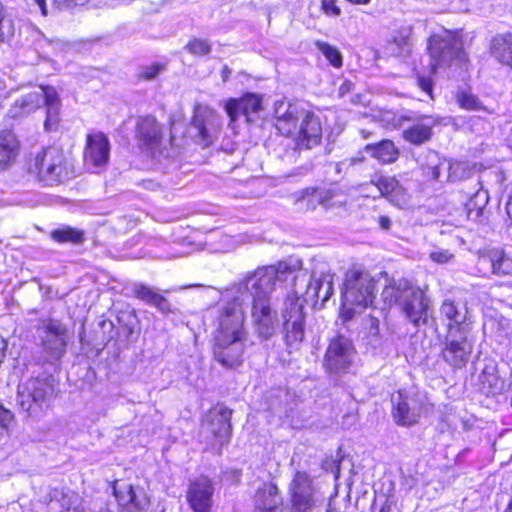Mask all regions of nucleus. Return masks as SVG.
I'll list each match as a JSON object with an SVG mask.
<instances>
[{
	"mask_svg": "<svg viewBox=\"0 0 512 512\" xmlns=\"http://www.w3.org/2000/svg\"><path fill=\"white\" fill-rule=\"evenodd\" d=\"M303 265L297 256H289L279 261L276 266L259 268L246 277L239 293L242 300L251 303V318L255 333L263 340H268L276 333L278 317L272 308L270 293L277 280H284L288 274L299 270Z\"/></svg>",
	"mask_w": 512,
	"mask_h": 512,
	"instance_id": "obj_1",
	"label": "nucleus"
},
{
	"mask_svg": "<svg viewBox=\"0 0 512 512\" xmlns=\"http://www.w3.org/2000/svg\"><path fill=\"white\" fill-rule=\"evenodd\" d=\"M275 127L286 136L293 135L294 150H310L322 139L320 119L313 112L283 100L274 105Z\"/></svg>",
	"mask_w": 512,
	"mask_h": 512,
	"instance_id": "obj_2",
	"label": "nucleus"
},
{
	"mask_svg": "<svg viewBox=\"0 0 512 512\" xmlns=\"http://www.w3.org/2000/svg\"><path fill=\"white\" fill-rule=\"evenodd\" d=\"M58 386L52 374L42 372L32 375L18 384L16 404L29 417L40 418L57 398Z\"/></svg>",
	"mask_w": 512,
	"mask_h": 512,
	"instance_id": "obj_3",
	"label": "nucleus"
},
{
	"mask_svg": "<svg viewBox=\"0 0 512 512\" xmlns=\"http://www.w3.org/2000/svg\"><path fill=\"white\" fill-rule=\"evenodd\" d=\"M375 285L374 279L366 271L352 269L346 273L342 293V314L346 320L372 305Z\"/></svg>",
	"mask_w": 512,
	"mask_h": 512,
	"instance_id": "obj_4",
	"label": "nucleus"
},
{
	"mask_svg": "<svg viewBox=\"0 0 512 512\" xmlns=\"http://www.w3.org/2000/svg\"><path fill=\"white\" fill-rule=\"evenodd\" d=\"M428 51L432 73L455 63H463L467 59L462 38L458 32L444 30L442 33L433 34L428 39Z\"/></svg>",
	"mask_w": 512,
	"mask_h": 512,
	"instance_id": "obj_5",
	"label": "nucleus"
},
{
	"mask_svg": "<svg viewBox=\"0 0 512 512\" xmlns=\"http://www.w3.org/2000/svg\"><path fill=\"white\" fill-rule=\"evenodd\" d=\"M308 300L294 291L289 293L284 300L281 310L284 338L286 345L292 349H297L305 338V303Z\"/></svg>",
	"mask_w": 512,
	"mask_h": 512,
	"instance_id": "obj_6",
	"label": "nucleus"
},
{
	"mask_svg": "<svg viewBox=\"0 0 512 512\" xmlns=\"http://www.w3.org/2000/svg\"><path fill=\"white\" fill-rule=\"evenodd\" d=\"M43 363L55 364L66 354L68 329L58 320L43 321L38 328Z\"/></svg>",
	"mask_w": 512,
	"mask_h": 512,
	"instance_id": "obj_7",
	"label": "nucleus"
},
{
	"mask_svg": "<svg viewBox=\"0 0 512 512\" xmlns=\"http://www.w3.org/2000/svg\"><path fill=\"white\" fill-rule=\"evenodd\" d=\"M242 296L226 302L218 309L217 334L215 337L247 338L244 328L245 314Z\"/></svg>",
	"mask_w": 512,
	"mask_h": 512,
	"instance_id": "obj_8",
	"label": "nucleus"
},
{
	"mask_svg": "<svg viewBox=\"0 0 512 512\" xmlns=\"http://www.w3.org/2000/svg\"><path fill=\"white\" fill-rule=\"evenodd\" d=\"M16 104L29 113L41 106L46 105V120L44 123L45 129L50 131L58 123L60 112V99L55 88L47 86L41 87V91H35L22 96L16 101Z\"/></svg>",
	"mask_w": 512,
	"mask_h": 512,
	"instance_id": "obj_9",
	"label": "nucleus"
},
{
	"mask_svg": "<svg viewBox=\"0 0 512 512\" xmlns=\"http://www.w3.org/2000/svg\"><path fill=\"white\" fill-rule=\"evenodd\" d=\"M294 278V287L297 293H301L308 301L317 305L320 301L323 305L333 294L334 274L322 273L319 278H313L302 267Z\"/></svg>",
	"mask_w": 512,
	"mask_h": 512,
	"instance_id": "obj_10",
	"label": "nucleus"
},
{
	"mask_svg": "<svg viewBox=\"0 0 512 512\" xmlns=\"http://www.w3.org/2000/svg\"><path fill=\"white\" fill-rule=\"evenodd\" d=\"M291 512H312L318 497L310 475L297 471L288 487Z\"/></svg>",
	"mask_w": 512,
	"mask_h": 512,
	"instance_id": "obj_11",
	"label": "nucleus"
},
{
	"mask_svg": "<svg viewBox=\"0 0 512 512\" xmlns=\"http://www.w3.org/2000/svg\"><path fill=\"white\" fill-rule=\"evenodd\" d=\"M34 165L39 179L47 185L58 184L68 176L64 154L56 147L44 149L36 156Z\"/></svg>",
	"mask_w": 512,
	"mask_h": 512,
	"instance_id": "obj_12",
	"label": "nucleus"
},
{
	"mask_svg": "<svg viewBox=\"0 0 512 512\" xmlns=\"http://www.w3.org/2000/svg\"><path fill=\"white\" fill-rule=\"evenodd\" d=\"M446 327V334H469L471 322L467 304L450 298L445 299L435 319Z\"/></svg>",
	"mask_w": 512,
	"mask_h": 512,
	"instance_id": "obj_13",
	"label": "nucleus"
},
{
	"mask_svg": "<svg viewBox=\"0 0 512 512\" xmlns=\"http://www.w3.org/2000/svg\"><path fill=\"white\" fill-rule=\"evenodd\" d=\"M403 284L401 308L406 319L415 327L426 325L430 316V299L422 289Z\"/></svg>",
	"mask_w": 512,
	"mask_h": 512,
	"instance_id": "obj_14",
	"label": "nucleus"
},
{
	"mask_svg": "<svg viewBox=\"0 0 512 512\" xmlns=\"http://www.w3.org/2000/svg\"><path fill=\"white\" fill-rule=\"evenodd\" d=\"M354 357L355 348L352 341L343 335H337L328 345L324 367L331 373L346 371L353 363Z\"/></svg>",
	"mask_w": 512,
	"mask_h": 512,
	"instance_id": "obj_15",
	"label": "nucleus"
},
{
	"mask_svg": "<svg viewBox=\"0 0 512 512\" xmlns=\"http://www.w3.org/2000/svg\"><path fill=\"white\" fill-rule=\"evenodd\" d=\"M472 351L473 343L468 339V334H446L441 356L453 369H462L468 363Z\"/></svg>",
	"mask_w": 512,
	"mask_h": 512,
	"instance_id": "obj_16",
	"label": "nucleus"
},
{
	"mask_svg": "<svg viewBox=\"0 0 512 512\" xmlns=\"http://www.w3.org/2000/svg\"><path fill=\"white\" fill-rule=\"evenodd\" d=\"M399 125L402 121L410 123L409 126L403 128V139L413 145L419 146L428 142L433 135V128L438 124V120L432 115H418L409 113L399 118Z\"/></svg>",
	"mask_w": 512,
	"mask_h": 512,
	"instance_id": "obj_17",
	"label": "nucleus"
},
{
	"mask_svg": "<svg viewBox=\"0 0 512 512\" xmlns=\"http://www.w3.org/2000/svg\"><path fill=\"white\" fill-rule=\"evenodd\" d=\"M218 127L217 117L207 108L196 107L187 132L195 143L208 147Z\"/></svg>",
	"mask_w": 512,
	"mask_h": 512,
	"instance_id": "obj_18",
	"label": "nucleus"
},
{
	"mask_svg": "<svg viewBox=\"0 0 512 512\" xmlns=\"http://www.w3.org/2000/svg\"><path fill=\"white\" fill-rule=\"evenodd\" d=\"M232 410L218 403L206 415L203 429L211 434L219 445L226 444L232 434Z\"/></svg>",
	"mask_w": 512,
	"mask_h": 512,
	"instance_id": "obj_19",
	"label": "nucleus"
},
{
	"mask_svg": "<svg viewBox=\"0 0 512 512\" xmlns=\"http://www.w3.org/2000/svg\"><path fill=\"white\" fill-rule=\"evenodd\" d=\"M246 338L215 337L214 358L223 367L237 368L244 360Z\"/></svg>",
	"mask_w": 512,
	"mask_h": 512,
	"instance_id": "obj_20",
	"label": "nucleus"
},
{
	"mask_svg": "<svg viewBox=\"0 0 512 512\" xmlns=\"http://www.w3.org/2000/svg\"><path fill=\"white\" fill-rule=\"evenodd\" d=\"M110 141L103 132H95L87 135L84 149V163L90 169L105 167L110 157Z\"/></svg>",
	"mask_w": 512,
	"mask_h": 512,
	"instance_id": "obj_21",
	"label": "nucleus"
},
{
	"mask_svg": "<svg viewBox=\"0 0 512 512\" xmlns=\"http://www.w3.org/2000/svg\"><path fill=\"white\" fill-rule=\"evenodd\" d=\"M393 418L398 425L411 426L416 424L423 411V404L419 397L409 396L399 392L392 397Z\"/></svg>",
	"mask_w": 512,
	"mask_h": 512,
	"instance_id": "obj_22",
	"label": "nucleus"
},
{
	"mask_svg": "<svg viewBox=\"0 0 512 512\" xmlns=\"http://www.w3.org/2000/svg\"><path fill=\"white\" fill-rule=\"evenodd\" d=\"M214 487L210 479L200 476L191 480L187 489V501L194 512H210Z\"/></svg>",
	"mask_w": 512,
	"mask_h": 512,
	"instance_id": "obj_23",
	"label": "nucleus"
},
{
	"mask_svg": "<svg viewBox=\"0 0 512 512\" xmlns=\"http://www.w3.org/2000/svg\"><path fill=\"white\" fill-rule=\"evenodd\" d=\"M262 109L261 97L257 94L247 93L239 99H231L226 104V111L231 121H237L241 116L246 122H253Z\"/></svg>",
	"mask_w": 512,
	"mask_h": 512,
	"instance_id": "obj_24",
	"label": "nucleus"
},
{
	"mask_svg": "<svg viewBox=\"0 0 512 512\" xmlns=\"http://www.w3.org/2000/svg\"><path fill=\"white\" fill-rule=\"evenodd\" d=\"M477 185L479 188L475 192H465L468 199L464 204L463 211L467 221L482 223L484 220H487L488 211L486 210V205L489 201V193L483 188L480 181L477 182Z\"/></svg>",
	"mask_w": 512,
	"mask_h": 512,
	"instance_id": "obj_25",
	"label": "nucleus"
},
{
	"mask_svg": "<svg viewBox=\"0 0 512 512\" xmlns=\"http://www.w3.org/2000/svg\"><path fill=\"white\" fill-rule=\"evenodd\" d=\"M257 512H282L283 499L278 487L273 483H265L258 488L254 497Z\"/></svg>",
	"mask_w": 512,
	"mask_h": 512,
	"instance_id": "obj_26",
	"label": "nucleus"
},
{
	"mask_svg": "<svg viewBox=\"0 0 512 512\" xmlns=\"http://www.w3.org/2000/svg\"><path fill=\"white\" fill-rule=\"evenodd\" d=\"M136 138L145 147L153 149L160 145L162 128L156 118L142 116L137 120Z\"/></svg>",
	"mask_w": 512,
	"mask_h": 512,
	"instance_id": "obj_27",
	"label": "nucleus"
},
{
	"mask_svg": "<svg viewBox=\"0 0 512 512\" xmlns=\"http://www.w3.org/2000/svg\"><path fill=\"white\" fill-rule=\"evenodd\" d=\"M132 294L135 298L157 308L163 314L175 312L168 299L161 295L155 287L148 286L141 282L134 283L132 286Z\"/></svg>",
	"mask_w": 512,
	"mask_h": 512,
	"instance_id": "obj_28",
	"label": "nucleus"
},
{
	"mask_svg": "<svg viewBox=\"0 0 512 512\" xmlns=\"http://www.w3.org/2000/svg\"><path fill=\"white\" fill-rule=\"evenodd\" d=\"M363 150L372 158L384 164L394 163L400 154L398 148L394 145V142L388 139L367 144Z\"/></svg>",
	"mask_w": 512,
	"mask_h": 512,
	"instance_id": "obj_29",
	"label": "nucleus"
},
{
	"mask_svg": "<svg viewBox=\"0 0 512 512\" xmlns=\"http://www.w3.org/2000/svg\"><path fill=\"white\" fill-rule=\"evenodd\" d=\"M19 143L13 132L3 130L0 132V172L6 170L15 160Z\"/></svg>",
	"mask_w": 512,
	"mask_h": 512,
	"instance_id": "obj_30",
	"label": "nucleus"
},
{
	"mask_svg": "<svg viewBox=\"0 0 512 512\" xmlns=\"http://www.w3.org/2000/svg\"><path fill=\"white\" fill-rule=\"evenodd\" d=\"M491 54L498 62L512 68V32L498 34L492 39Z\"/></svg>",
	"mask_w": 512,
	"mask_h": 512,
	"instance_id": "obj_31",
	"label": "nucleus"
},
{
	"mask_svg": "<svg viewBox=\"0 0 512 512\" xmlns=\"http://www.w3.org/2000/svg\"><path fill=\"white\" fill-rule=\"evenodd\" d=\"M331 199L329 191L315 188H308L301 192V196L297 198V203L306 205L307 209H315L317 205L329 206L328 201Z\"/></svg>",
	"mask_w": 512,
	"mask_h": 512,
	"instance_id": "obj_32",
	"label": "nucleus"
},
{
	"mask_svg": "<svg viewBox=\"0 0 512 512\" xmlns=\"http://www.w3.org/2000/svg\"><path fill=\"white\" fill-rule=\"evenodd\" d=\"M411 41L407 30H400L388 43V52L396 57H405L411 51Z\"/></svg>",
	"mask_w": 512,
	"mask_h": 512,
	"instance_id": "obj_33",
	"label": "nucleus"
},
{
	"mask_svg": "<svg viewBox=\"0 0 512 512\" xmlns=\"http://www.w3.org/2000/svg\"><path fill=\"white\" fill-rule=\"evenodd\" d=\"M492 271L498 276H512V256L503 251L493 250L490 252Z\"/></svg>",
	"mask_w": 512,
	"mask_h": 512,
	"instance_id": "obj_34",
	"label": "nucleus"
},
{
	"mask_svg": "<svg viewBox=\"0 0 512 512\" xmlns=\"http://www.w3.org/2000/svg\"><path fill=\"white\" fill-rule=\"evenodd\" d=\"M481 389L486 394H494L501 390L502 380L498 377L495 367H485L479 375Z\"/></svg>",
	"mask_w": 512,
	"mask_h": 512,
	"instance_id": "obj_35",
	"label": "nucleus"
},
{
	"mask_svg": "<svg viewBox=\"0 0 512 512\" xmlns=\"http://www.w3.org/2000/svg\"><path fill=\"white\" fill-rule=\"evenodd\" d=\"M51 237L53 240L59 243H74L79 244L84 241V233L81 230L74 229L70 226H67L63 229L54 230L51 233Z\"/></svg>",
	"mask_w": 512,
	"mask_h": 512,
	"instance_id": "obj_36",
	"label": "nucleus"
},
{
	"mask_svg": "<svg viewBox=\"0 0 512 512\" xmlns=\"http://www.w3.org/2000/svg\"><path fill=\"white\" fill-rule=\"evenodd\" d=\"M120 326L125 329L126 337L130 338L139 331L140 321L134 310L121 311L117 317Z\"/></svg>",
	"mask_w": 512,
	"mask_h": 512,
	"instance_id": "obj_37",
	"label": "nucleus"
},
{
	"mask_svg": "<svg viewBox=\"0 0 512 512\" xmlns=\"http://www.w3.org/2000/svg\"><path fill=\"white\" fill-rule=\"evenodd\" d=\"M316 48L324 55V57L329 61V63L335 67L340 68L343 65V57L341 52L335 47L330 45L327 42L317 40L315 42Z\"/></svg>",
	"mask_w": 512,
	"mask_h": 512,
	"instance_id": "obj_38",
	"label": "nucleus"
},
{
	"mask_svg": "<svg viewBox=\"0 0 512 512\" xmlns=\"http://www.w3.org/2000/svg\"><path fill=\"white\" fill-rule=\"evenodd\" d=\"M408 283L406 280H399L398 282L393 281L390 282L389 285H386L383 289L382 295L385 301L399 302L402 303V295L404 290V284Z\"/></svg>",
	"mask_w": 512,
	"mask_h": 512,
	"instance_id": "obj_39",
	"label": "nucleus"
},
{
	"mask_svg": "<svg viewBox=\"0 0 512 512\" xmlns=\"http://www.w3.org/2000/svg\"><path fill=\"white\" fill-rule=\"evenodd\" d=\"M211 44L208 40L192 38L186 45L185 50L194 56H205L211 52Z\"/></svg>",
	"mask_w": 512,
	"mask_h": 512,
	"instance_id": "obj_40",
	"label": "nucleus"
},
{
	"mask_svg": "<svg viewBox=\"0 0 512 512\" xmlns=\"http://www.w3.org/2000/svg\"><path fill=\"white\" fill-rule=\"evenodd\" d=\"M167 66L164 63H152L150 65L142 66L139 72V79L145 81H152L157 78L158 75L165 72Z\"/></svg>",
	"mask_w": 512,
	"mask_h": 512,
	"instance_id": "obj_41",
	"label": "nucleus"
},
{
	"mask_svg": "<svg viewBox=\"0 0 512 512\" xmlns=\"http://www.w3.org/2000/svg\"><path fill=\"white\" fill-rule=\"evenodd\" d=\"M14 35V23L7 18L3 12V5L0 2V42H6Z\"/></svg>",
	"mask_w": 512,
	"mask_h": 512,
	"instance_id": "obj_42",
	"label": "nucleus"
},
{
	"mask_svg": "<svg viewBox=\"0 0 512 512\" xmlns=\"http://www.w3.org/2000/svg\"><path fill=\"white\" fill-rule=\"evenodd\" d=\"M457 101L461 108L471 111H478L482 109V103L477 96L462 92L458 94Z\"/></svg>",
	"mask_w": 512,
	"mask_h": 512,
	"instance_id": "obj_43",
	"label": "nucleus"
},
{
	"mask_svg": "<svg viewBox=\"0 0 512 512\" xmlns=\"http://www.w3.org/2000/svg\"><path fill=\"white\" fill-rule=\"evenodd\" d=\"M377 186L380 192L386 196L390 197L392 193H394L398 187L400 186L399 182L393 177L382 176L378 179Z\"/></svg>",
	"mask_w": 512,
	"mask_h": 512,
	"instance_id": "obj_44",
	"label": "nucleus"
},
{
	"mask_svg": "<svg viewBox=\"0 0 512 512\" xmlns=\"http://www.w3.org/2000/svg\"><path fill=\"white\" fill-rule=\"evenodd\" d=\"M394 501L382 494L374 499L371 512H392Z\"/></svg>",
	"mask_w": 512,
	"mask_h": 512,
	"instance_id": "obj_45",
	"label": "nucleus"
},
{
	"mask_svg": "<svg viewBox=\"0 0 512 512\" xmlns=\"http://www.w3.org/2000/svg\"><path fill=\"white\" fill-rule=\"evenodd\" d=\"M115 496L121 506L129 507L135 499V491L131 485H127L124 491H116Z\"/></svg>",
	"mask_w": 512,
	"mask_h": 512,
	"instance_id": "obj_46",
	"label": "nucleus"
},
{
	"mask_svg": "<svg viewBox=\"0 0 512 512\" xmlns=\"http://www.w3.org/2000/svg\"><path fill=\"white\" fill-rule=\"evenodd\" d=\"M408 198L406 190L400 185L388 200L398 207H403L408 203Z\"/></svg>",
	"mask_w": 512,
	"mask_h": 512,
	"instance_id": "obj_47",
	"label": "nucleus"
},
{
	"mask_svg": "<svg viewBox=\"0 0 512 512\" xmlns=\"http://www.w3.org/2000/svg\"><path fill=\"white\" fill-rule=\"evenodd\" d=\"M321 10L327 16L338 17L341 15V9L336 5L335 0H322Z\"/></svg>",
	"mask_w": 512,
	"mask_h": 512,
	"instance_id": "obj_48",
	"label": "nucleus"
},
{
	"mask_svg": "<svg viewBox=\"0 0 512 512\" xmlns=\"http://www.w3.org/2000/svg\"><path fill=\"white\" fill-rule=\"evenodd\" d=\"M364 160V157L363 156H358V157H352L350 159H345L341 162H338L336 165H335V170H336V173L337 174H341L342 172H346V170L354 165H356L357 163H360Z\"/></svg>",
	"mask_w": 512,
	"mask_h": 512,
	"instance_id": "obj_49",
	"label": "nucleus"
},
{
	"mask_svg": "<svg viewBox=\"0 0 512 512\" xmlns=\"http://www.w3.org/2000/svg\"><path fill=\"white\" fill-rule=\"evenodd\" d=\"M148 504V499L144 494L138 495L135 493V499L130 503L129 508L134 509V512H145Z\"/></svg>",
	"mask_w": 512,
	"mask_h": 512,
	"instance_id": "obj_50",
	"label": "nucleus"
},
{
	"mask_svg": "<svg viewBox=\"0 0 512 512\" xmlns=\"http://www.w3.org/2000/svg\"><path fill=\"white\" fill-rule=\"evenodd\" d=\"M13 414L0 403V431L8 429L13 421Z\"/></svg>",
	"mask_w": 512,
	"mask_h": 512,
	"instance_id": "obj_51",
	"label": "nucleus"
},
{
	"mask_svg": "<svg viewBox=\"0 0 512 512\" xmlns=\"http://www.w3.org/2000/svg\"><path fill=\"white\" fill-rule=\"evenodd\" d=\"M322 468L329 473H332L335 479L339 478L340 475V464L338 460L335 459H326L323 462Z\"/></svg>",
	"mask_w": 512,
	"mask_h": 512,
	"instance_id": "obj_52",
	"label": "nucleus"
},
{
	"mask_svg": "<svg viewBox=\"0 0 512 512\" xmlns=\"http://www.w3.org/2000/svg\"><path fill=\"white\" fill-rule=\"evenodd\" d=\"M417 84L423 92L430 96V98H433V82L430 77L418 76Z\"/></svg>",
	"mask_w": 512,
	"mask_h": 512,
	"instance_id": "obj_53",
	"label": "nucleus"
},
{
	"mask_svg": "<svg viewBox=\"0 0 512 512\" xmlns=\"http://www.w3.org/2000/svg\"><path fill=\"white\" fill-rule=\"evenodd\" d=\"M452 257L453 255L449 253L448 250H439L430 253L431 260L439 264L447 263Z\"/></svg>",
	"mask_w": 512,
	"mask_h": 512,
	"instance_id": "obj_54",
	"label": "nucleus"
},
{
	"mask_svg": "<svg viewBox=\"0 0 512 512\" xmlns=\"http://www.w3.org/2000/svg\"><path fill=\"white\" fill-rule=\"evenodd\" d=\"M99 326L103 330L104 334H107L104 339L107 341L113 339L114 337V324L111 320L103 319L99 322Z\"/></svg>",
	"mask_w": 512,
	"mask_h": 512,
	"instance_id": "obj_55",
	"label": "nucleus"
},
{
	"mask_svg": "<svg viewBox=\"0 0 512 512\" xmlns=\"http://www.w3.org/2000/svg\"><path fill=\"white\" fill-rule=\"evenodd\" d=\"M354 84L350 80H344L338 88L340 97L345 96L353 90Z\"/></svg>",
	"mask_w": 512,
	"mask_h": 512,
	"instance_id": "obj_56",
	"label": "nucleus"
},
{
	"mask_svg": "<svg viewBox=\"0 0 512 512\" xmlns=\"http://www.w3.org/2000/svg\"><path fill=\"white\" fill-rule=\"evenodd\" d=\"M427 174L429 176H431L432 179L439 180V177H440V167L438 165L430 167Z\"/></svg>",
	"mask_w": 512,
	"mask_h": 512,
	"instance_id": "obj_57",
	"label": "nucleus"
},
{
	"mask_svg": "<svg viewBox=\"0 0 512 512\" xmlns=\"http://www.w3.org/2000/svg\"><path fill=\"white\" fill-rule=\"evenodd\" d=\"M231 74H232V70L227 65H225L221 71V76H222L223 81L226 82L229 79Z\"/></svg>",
	"mask_w": 512,
	"mask_h": 512,
	"instance_id": "obj_58",
	"label": "nucleus"
},
{
	"mask_svg": "<svg viewBox=\"0 0 512 512\" xmlns=\"http://www.w3.org/2000/svg\"><path fill=\"white\" fill-rule=\"evenodd\" d=\"M35 3L38 4L40 10H41V13L43 16H46L48 14L47 12V5H46V0H34Z\"/></svg>",
	"mask_w": 512,
	"mask_h": 512,
	"instance_id": "obj_59",
	"label": "nucleus"
},
{
	"mask_svg": "<svg viewBox=\"0 0 512 512\" xmlns=\"http://www.w3.org/2000/svg\"><path fill=\"white\" fill-rule=\"evenodd\" d=\"M506 212L509 218L512 220V196L509 197V200L507 201Z\"/></svg>",
	"mask_w": 512,
	"mask_h": 512,
	"instance_id": "obj_60",
	"label": "nucleus"
},
{
	"mask_svg": "<svg viewBox=\"0 0 512 512\" xmlns=\"http://www.w3.org/2000/svg\"><path fill=\"white\" fill-rule=\"evenodd\" d=\"M326 512H341V511L335 506V502H330Z\"/></svg>",
	"mask_w": 512,
	"mask_h": 512,
	"instance_id": "obj_61",
	"label": "nucleus"
},
{
	"mask_svg": "<svg viewBox=\"0 0 512 512\" xmlns=\"http://www.w3.org/2000/svg\"><path fill=\"white\" fill-rule=\"evenodd\" d=\"M347 1L352 4H357V5L367 4L370 2V0H347Z\"/></svg>",
	"mask_w": 512,
	"mask_h": 512,
	"instance_id": "obj_62",
	"label": "nucleus"
},
{
	"mask_svg": "<svg viewBox=\"0 0 512 512\" xmlns=\"http://www.w3.org/2000/svg\"><path fill=\"white\" fill-rule=\"evenodd\" d=\"M371 330L374 331L375 335L378 333V321L377 320H372Z\"/></svg>",
	"mask_w": 512,
	"mask_h": 512,
	"instance_id": "obj_63",
	"label": "nucleus"
},
{
	"mask_svg": "<svg viewBox=\"0 0 512 512\" xmlns=\"http://www.w3.org/2000/svg\"><path fill=\"white\" fill-rule=\"evenodd\" d=\"M379 224H390V219L387 216H381L379 219Z\"/></svg>",
	"mask_w": 512,
	"mask_h": 512,
	"instance_id": "obj_64",
	"label": "nucleus"
}]
</instances>
